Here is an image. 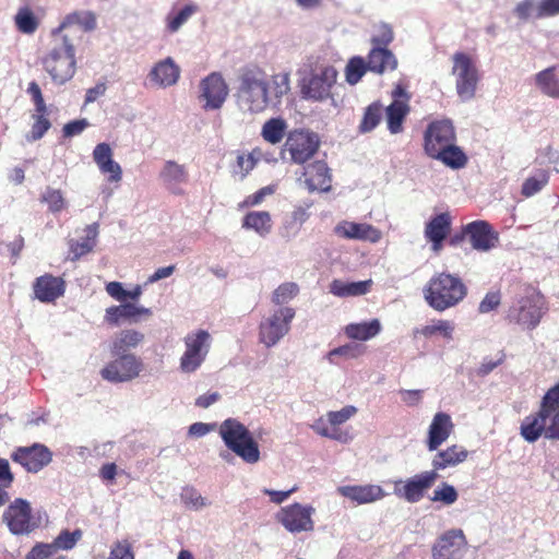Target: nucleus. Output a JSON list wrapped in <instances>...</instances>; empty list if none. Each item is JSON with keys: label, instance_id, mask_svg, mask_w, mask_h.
<instances>
[{"label": "nucleus", "instance_id": "obj_1", "mask_svg": "<svg viewBox=\"0 0 559 559\" xmlns=\"http://www.w3.org/2000/svg\"><path fill=\"white\" fill-rule=\"evenodd\" d=\"M520 435L528 443L542 437L559 440V382L545 392L538 409L522 420Z\"/></svg>", "mask_w": 559, "mask_h": 559}, {"label": "nucleus", "instance_id": "obj_2", "mask_svg": "<svg viewBox=\"0 0 559 559\" xmlns=\"http://www.w3.org/2000/svg\"><path fill=\"white\" fill-rule=\"evenodd\" d=\"M467 293L468 288L463 280L448 272L432 275L423 289L425 301L438 312L457 306Z\"/></svg>", "mask_w": 559, "mask_h": 559}, {"label": "nucleus", "instance_id": "obj_3", "mask_svg": "<svg viewBox=\"0 0 559 559\" xmlns=\"http://www.w3.org/2000/svg\"><path fill=\"white\" fill-rule=\"evenodd\" d=\"M238 100L250 112H261L269 105V83L265 72L257 64L243 67L239 73Z\"/></svg>", "mask_w": 559, "mask_h": 559}, {"label": "nucleus", "instance_id": "obj_4", "mask_svg": "<svg viewBox=\"0 0 559 559\" xmlns=\"http://www.w3.org/2000/svg\"><path fill=\"white\" fill-rule=\"evenodd\" d=\"M52 48L43 58L41 64L56 84H64L75 73V49L73 43L51 33Z\"/></svg>", "mask_w": 559, "mask_h": 559}, {"label": "nucleus", "instance_id": "obj_5", "mask_svg": "<svg viewBox=\"0 0 559 559\" xmlns=\"http://www.w3.org/2000/svg\"><path fill=\"white\" fill-rule=\"evenodd\" d=\"M218 433L225 445L243 462L254 464L260 460V449L249 429L235 418L225 419Z\"/></svg>", "mask_w": 559, "mask_h": 559}, {"label": "nucleus", "instance_id": "obj_6", "mask_svg": "<svg viewBox=\"0 0 559 559\" xmlns=\"http://www.w3.org/2000/svg\"><path fill=\"white\" fill-rule=\"evenodd\" d=\"M319 146L320 141L317 134L302 129H294L288 132L281 155L284 158L288 153L290 163L304 165L316 155Z\"/></svg>", "mask_w": 559, "mask_h": 559}, {"label": "nucleus", "instance_id": "obj_7", "mask_svg": "<svg viewBox=\"0 0 559 559\" xmlns=\"http://www.w3.org/2000/svg\"><path fill=\"white\" fill-rule=\"evenodd\" d=\"M452 74L455 76L456 93L461 100L475 97L479 73L473 59L465 52H455L452 57Z\"/></svg>", "mask_w": 559, "mask_h": 559}, {"label": "nucleus", "instance_id": "obj_8", "mask_svg": "<svg viewBox=\"0 0 559 559\" xmlns=\"http://www.w3.org/2000/svg\"><path fill=\"white\" fill-rule=\"evenodd\" d=\"M295 309L282 307L263 318L259 324V341L267 348L275 346L290 330Z\"/></svg>", "mask_w": 559, "mask_h": 559}, {"label": "nucleus", "instance_id": "obj_9", "mask_svg": "<svg viewBox=\"0 0 559 559\" xmlns=\"http://www.w3.org/2000/svg\"><path fill=\"white\" fill-rule=\"evenodd\" d=\"M2 521L13 535H29L39 522L33 515L31 503L23 498L14 499L4 510Z\"/></svg>", "mask_w": 559, "mask_h": 559}, {"label": "nucleus", "instance_id": "obj_10", "mask_svg": "<svg viewBox=\"0 0 559 559\" xmlns=\"http://www.w3.org/2000/svg\"><path fill=\"white\" fill-rule=\"evenodd\" d=\"M314 513L316 509L312 506L294 502L281 508L275 520L292 534L310 533L314 530Z\"/></svg>", "mask_w": 559, "mask_h": 559}, {"label": "nucleus", "instance_id": "obj_11", "mask_svg": "<svg viewBox=\"0 0 559 559\" xmlns=\"http://www.w3.org/2000/svg\"><path fill=\"white\" fill-rule=\"evenodd\" d=\"M545 312V299L538 292H532L530 295L519 300V306L510 309L508 319L510 322L519 324L527 330H534L540 322Z\"/></svg>", "mask_w": 559, "mask_h": 559}, {"label": "nucleus", "instance_id": "obj_12", "mask_svg": "<svg viewBox=\"0 0 559 559\" xmlns=\"http://www.w3.org/2000/svg\"><path fill=\"white\" fill-rule=\"evenodd\" d=\"M186 350L180 358L182 372H194L205 360L212 337L205 330H198L186 335L183 338Z\"/></svg>", "mask_w": 559, "mask_h": 559}, {"label": "nucleus", "instance_id": "obj_13", "mask_svg": "<svg viewBox=\"0 0 559 559\" xmlns=\"http://www.w3.org/2000/svg\"><path fill=\"white\" fill-rule=\"evenodd\" d=\"M116 359L100 370V377L111 383L129 382L138 378L144 369L142 359L135 355L112 354Z\"/></svg>", "mask_w": 559, "mask_h": 559}, {"label": "nucleus", "instance_id": "obj_14", "mask_svg": "<svg viewBox=\"0 0 559 559\" xmlns=\"http://www.w3.org/2000/svg\"><path fill=\"white\" fill-rule=\"evenodd\" d=\"M26 92L34 104V110L31 115L33 122L26 134V140L28 142H35L43 139L48 132L51 128V121L49 119L48 107L38 83L35 81L29 82Z\"/></svg>", "mask_w": 559, "mask_h": 559}, {"label": "nucleus", "instance_id": "obj_15", "mask_svg": "<svg viewBox=\"0 0 559 559\" xmlns=\"http://www.w3.org/2000/svg\"><path fill=\"white\" fill-rule=\"evenodd\" d=\"M96 15L92 11H74L67 14L58 28L51 33L75 44L81 40L82 34L96 28Z\"/></svg>", "mask_w": 559, "mask_h": 559}, {"label": "nucleus", "instance_id": "obj_16", "mask_svg": "<svg viewBox=\"0 0 559 559\" xmlns=\"http://www.w3.org/2000/svg\"><path fill=\"white\" fill-rule=\"evenodd\" d=\"M452 142H456V133L449 119L431 121L424 132V151L429 157Z\"/></svg>", "mask_w": 559, "mask_h": 559}, {"label": "nucleus", "instance_id": "obj_17", "mask_svg": "<svg viewBox=\"0 0 559 559\" xmlns=\"http://www.w3.org/2000/svg\"><path fill=\"white\" fill-rule=\"evenodd\" d=\"M436 472H423L406 480H395L394 495L409 503L419 502L438 478Z\"/></svg>", "mask_w": 559, "mask_h": 559}, {"label": "nucleus", "instance_id": "obj_18", "mask_svg": "<svg viewBox=\"0 0 559 559\" xmlns=\"http://www.w3.org/2000/svg\"><path fill=\"white\" fill-rule=\"evenodd\" d=\"M10 459L20 464L28 473H38L52 461V452L43 443H34L29 447H17Z\"/></svg>", "mask_w": 559, "mask_h": 559}, {"label": "nucleus", "instance_id": "obj_19", "mask_svg": "<svg viewBox=\"0 0 559 559\" xmlns=\"http://www.w3.org/2000/svg\"><path fill=\"white\" fill-rule=\"evenodd\" d=\"M467 540L461 528H451L438 537L431 548L432 559H462Z\"/></svg>", "mask_w": 559, "mask_h": 559}, {"label": "nucleus", "instance_id": "obj_20", "mask_svg": "<svg viewBox=\"0 0 559 559\" xmlns=\"http://www.w3.org/2000/svg\"><path fill=\"white\" fill-rule=\"evenodd\" d=\"M392 103L385 108L388 129L392 134L403 131V123L411 111V94L402 84H396L391 93Z\"/></svg>", "mask_w": 559, "mask_h": 559}, {"label": "nucleus", "instance_id": "obj_21", "mask_svg": "<svg viewBox=\"0 0 559 559\" xmlns=\"http://www.w3.org/2000/svg\"><path fill=\"white\" fill-rule=\"evenodd\" d=\"M464 233L476 251L488 252L499 243V233L487 221L478 219L464 225Z\"/></svg>", "mask_w": 559, "mask_h": 559}, {"label": "nucleus", "instance_id": "obj_22", "mask_svg": "<svg viewBox=\"0 0 559 559\" xmlns=\"http://www.w3.org/2000/svg\"><path fill=\"white\" fill-rule=\"evenodd\" d=\"M356 412L357 408L352 405L345 406L341 411L329 412L326 421L323 418L318 419L313 425V430L322 437L346 442L348 435L341 431L337 426L348 420Z\"/></svg>", "mask_w": 559, "mask_h": 559}, {"label": "nucleus", "instance_id": "obj_23", "mask_svg": "<svg viewBox=\"0 0 559 559\" xmlns=\"http://www.w3.org/2000/svg\"><path fill=\"white\" fill-rule=\"evenodd\" d=\"M200 98L204 100V109H218L228 95V86L221 73L213 72L201 81Z\"/></svg>", "mask_w": 559, "mask_h": 559}, {"label": "nucleus", "instance_id": "obj_24", "mask_svg": "<svg viewBox=\"0 0 559 559\" xmlns=\"http://www.w3.org/2000/svg\"><path fill=\"white\" fill-rule=\"evenodd\" d=\"M304 182L309 192H328L332 188V174L323 159H316L304 166Z\"/></svg>", "mask_w": 559, "mask_h": 559}, {"label": "nucleus", "instance_id": "obj_25", "mask_svg": "<svg viewBox=\"0 0 559 559\" xmlns=\"http://www.w3.org/2000/svg\"><path fill=\"white\" fill-rule=\"evenodd\" d=\"M36 299L44 304H52L66 293V281L60 276L46 273L38 276L33 284Z\"/></svg>", "mask_w": 559, "mask_h": 559}, {"label": "nucleus", "instance_id": "obj_26", "mask_svg": "<svg viewBox=\"0 0 559 559\" xmlns=\"http://www.w3.org/2000/svg\"><path fill=\"white\" fill-rule=\"evenodd\" d=\"M336 78L337 72L333 67H324L318 74L312 75L304 86L305 95L314 100L328 98Z\"/></svg>", "mask_w": 559, "mask_h": 559}, {"label": "nucleus", "instance_id": "obj_27", "mask_svg": "<svg viewBox=\"0 0 559 559\" xmlns=\"http://www.w3.org/2000/svg\"><path fill=\"white\" fill-rule=\"evenodd\" d=\"M338 493L357 504L373 503L383 499L386 492L379 485H347L337 488Z\"/></svg>", "mask_w": 559, "mask_h": 559}, {"label": "nucleus", "instance_id": "obj_28", "mask_svg": "<svg viewBox=\"0 0 559 559\" xmlns=\"http://www.w3.org/2000/svg\"><path fill=\"white\" fill-rule=\"evenodd\" d=\"M454 430V424L451 416L447 413H437L428 429V437L426 441L429 451H436L438 448L448 440Z\"/></svg>", "mask_w": 559, "mask_h": 559}, {"label": "nucleus", "instance_id": "obj_29", "mask_svg": "<svg viewBox=\"0 0 559 559\" xmlns=\"http://www.w3.org/2000/svg\"><path fill=\"white\" fill-rule=\"evenodd\" d=\"M337 236L347 239H357L370 242H378L382 234L381 231L367 223L342 222L335 227Z\"/></svg>", "mask_w": 559, "mask_h": 559}, {"label": "nucleus", "instance_id": "obj_30", "mask_svg": "<svg viewBox=\"0 0 559 559\" xmlns=\"http://www.w3.org/2000/svg\"><path fill=\"white\" fill-rule=\"evenodd\" d=\"M452 219L449 213H440L433 216L425 227V237L432 243V249L439 251L442 242L450 234Z\"/></svg>", "mask_w": 559, "mask_h": 559}, {"label": "nucleus", "instance_id": "obj_31", "mask_svg": "<svg viewBox=\"0 0 559 559\" xmlns=\"http://www.w3.org/2000/svg\"><path fill=\"white\" fill-rule=\"evenodd\" d=\"M188 177L185 165H180L175 160H167L159 173V179L163 185L174 194L183 193L180 186L188 181Z\"/></svg>", "mask_w": 559, "mask_h": 559}, {"label": "nucleus", "instance_id": "obj_32", "mask_svg": "<svg viewBox=\"0 0 559 559\" xmlns=\"http://www.w3.org/2000/svg\"><path fill=\"white\" fill-rule=\"evenodd\" d=\"M467 457L468 451L463 445L452 444L435 454L431 461L432 469L430 472L438 474V471L455 467L465 462Z\"/></svg>", "mask_w": 559, "mask_h": 559}, {"label": "nucleus", "instance_id": "obj_33", "mask_svg": "<svg viewBox=\"0 0 559 559\" xmlns=\"http://www.w3.org/2000/svg\"><path fill=\"white\" fill-rule=\"evenodd\" d=\"M94 162L97 164L103 174H108L110 182H118L121 180L122 170L118 163L112 159V151L109 144L99 143L93 151Z\"/></svg>", "mask_w": 559, "mask_h": 559}, {"label": "nucleus", "instance_id": "obj_34", "mask_svg": "<svg viewBox=\"0 0 559 559\" xmlns=\"http://www.w3.org/2000/svg\"><path fill=\"white\" fill-rule=\"evenodd\" d=\"M151 314L152 311L148 308L138 307L131 302H123L119 306L107 308L104 319L108 324L117 326L121 320L138 322V317H148Z\"/></svg>", "mask_w": 559, "mask_h": 559}, {"label": "nucleus", "instance_id": "obj_35", "mask_svg": "<svg viewBox=\"0 0 559 559\" xmlns=\"http://www.w3.org/2000/svg\"><path fill=\"white\" fill-rule=\"evenodd\" d=\"M369 71L376 74L393 72L397 69L399 60L389 47H372L368 52Z\"/></svg>", "mask_w": 559, "mask_h": 559}, {"label": "nucleus", "instance_id": "obj_36", "mask_svg": "<svg viewBox=\"0 0 559 559\" xmlns=\"http://www.w3.org/2000/svg\"><path fill=\"white\" fill-rule=\"evenodd\" d=\"M148 76L156 85L168 87L177 83L180 76V68L170 57H167L153 67Z\"/></svg>", "mask_w": 559, "mask_h": 559}, {"label": "nucleus", "instance_id": "obj_37", "mask_svg": "<svg viewBox=\"0 0 559 559\" xmlns=\"http://www.w3.org/2000/svg\"><path fill=\"white\" fill-rule=\"evenodd\" d=\"M372 280L359 281V282H344L342 280H333L330 283V293L336 297H356L364 296L371 290Z\"/></svg>", "mask_w": 559, "mask_h": 559}, {"label": "nucleus", "instance_id": "obj_38", "mask_svg": "<svg viewBox=\"0 0 559 559\" xmlns=\"http://www.w3.org/2000/svg\"><path fill=\"white\" fill-rule=\"evenodd\" d=\"M241 227L265 237L272 231L273 219L267 211H251L242 217Z\"/></svg>", "mask_w": 559, "mask_h": 559}, {"label": "nucleus", "instance_id": "obj_39", "mask_svg": "<svg viewBox=\"0 0 559 559\" xmlns=\"http://www.w3.org/2000/svg\"><path fill=\"white\" fill-rule=\"evenodd\" d=\"M145 335L133 329L122 330L115 337L110 350L111 354L131 355L129 350L136 348L143 343Z\"/></svg>", "mask_w": 559, "mask_h": 559}, {"label": "nucleus", "instance_id": "obj_40", "mask_svg": "<svg viewBox=\"0 0 559 559\" xmlns=\"http://www.w3.org/2000/svg\"><path fill=\"white\" fill-rule=\"evenodd\" d=\"M287 129L288 124L284 118L273 117L262 124L261 136L266 143L277 145L286 139L288 134Z\"/></svg>", "mask_w": 559, "mask_h": 559}, {"label": "nucleus", "instance_id": "obj_41", "mask_svg": "<svg viewBox=\"0 0 559 559\" xmlns=\"http://www.w3.org/2000/svg\"><path fill=\"white\" fill-rule=\"evenodd\" d=\"M85 236L81 240H70L69 250L72 254L71 260H79L81 257L87 254L93 250L96 245V237L98 235L97 224L87 225L84 229Z\"/></svg>", "mask_w": 559, "mask_h": 559}, {"label": "nucleus", "instance_id": "obj_42", "mask_svg": "<svg viewBox=\"0 0 559 559\" xmlns=\"http://www.w3.org/2000/svg\"><path fill=\"white\" fill-rule=\"evenodd\" d=\"M430 158L437 159L452 169L464 168L468 162L466 154L455 144V142H452L450 145L438 151V153Z\"/></svg>", "mask_w": 559, "mask_h": 559}, {"label": "nucleus", "instance_id": "obj_43", "mask_svg": "<svg viewBox=\"0 0 559 559\" xmlns=\"http://www.w3.org/2000/svg\"><path fill=\"white\" fill-rule=\"evenodd\" d=\"M381 331V323L378 319L369 322L350 323L345 326V334L348 338L356 341H368L377 336Z\"/></svg>", "mask_w": 559, "mask_h": 559}, {"label": "nucleus", "instance_id": "obj_44", "mask_svg": "<svg viewBox=\"0 0 559 559\" xmlns=\"http://www.w3.org/2000/svg\"><path fill=\"white\" fill-rule=\"evenodd\" d=\"M556 66H551L535 74V84L548 97L559 98V78L555 73Z\"/></svg>", "mask_w": 559, "mask_h": 559}, {"label": "nucleus", "instance_id": "obj_45", "mask_svg": "<svg viewBox=\"0 0 559 559\" xmlns=\"http://www.w3.org/2000/svg\"><path fill=\"white\" fill-rule=\"evenodd\" d=\"M454 324L448 320H433L430 324H426L419 329H416L414 334L421 335L426 338H430L435 335H440L443 338L450 341L453 338Z\"/></svg>", "mask_w": 559, "mask_h": 559}, {"label": "nucleus", "instance_id": "obj_46", "mask_svg": "<svg viewBox=\"0 0 559 559\" xmlns=\"http://www.w3.org/2000/svg\"><path fill=\"white\" fill-rule=\"evenodd\" d=\"M14 22L16 28L23 34H33L39 26V20L34 14L33 10L27 5L21 7L17 10L14 16Z\"/></svg>", "mask_w": 559, "mask_h": 559}, {"label": "nucleus", "instance_id": "obj_47", "mask_svg": "<svg viewBox=\"0 0 559 559\" xmlns=\"http://www.w3.org/2000/svg\"><path fill=\"white\" fill-rule=\"evenodd\" d=\"M367 71H369L368 59L366 61L360 56L352 57L348 60L345 68V78L347 83H349L350 85L357 84L362 79Z\"/></svg>", "mask_w": 559, "mask_h": 559}, {"label": "nucleus", "instance_id": "obj_48", "mask_svg": "<svg viewBox=\"0 0 559 559\" xmlns=\"http://www.w3.org/2000/svg\"><path fill=\"white\" fill-rule=\"evenodd\" d=\"M383 115V106L380 102L370 104L364 112L359 124V131L367 133L372 131L381 121Z\"/></svg>", "mask_w": 559, "mask_h": 559}, {"label": "nucleus", "instance_id": "obj_49", "mask_svg": "<svg viewBox=\"0 0 559 559\" xmlns=\"http://www.w3.org/2000/svg\"><path fill=\"white\" fill-rule=\"evenodd\" d=\"M290 80L288 73H277L272 75V80L269 83V102L274 99L280 103L282 97L286 95L289 90Z\"/></svg>", "mask_w": 559, "mask_h": 559}, {"label": "nucleus", "instance_id": "obj_50", "mask_svg": "<svg viewBox=\"0 0 559 559\" xmlns=\"http://www.w3.org/2000/svg\"><path fill=\"white\" fill-rule=\"evenodd\" d=\"M40 201L47 204L49 212L52 214L60 213L67 209V201L60 189L47 187L40 197Z\"/></svg>", "mask_w": 559, "mask_h": 559}, {"label": "nucleus", "instance_id": "obj_51", "mask_svg": "<svg viewBox=\"0 0 559 559\" xmlns=\"http://www.w3.org/2000/svg\"><path fill=\"white\" fill-rule=\"evenodd\" d=\"M199 11V7L194 3L185 5L178 13L168 14L167 29L170 33L177 32L194 13Z\"/></svg>", "mask_w": 559, "mask_h": 559}, {"label": "nucleus", "instance_id": "obj_52", "mask_svg": "<svg viewBox=\"0 0 559 559\" xmlns=\"http://www.w3.org/2000/svg\"><path fill=\"white\" fill-rule=\"evenodd\" d=\"M459 499V492L453 485L447 481L441 483L432 492L430 500L440 502L443 506H452Z\"/></svg>", "mask_w": 559, "mask_h": 559}, {"label": "nucleus", "instance_id": "obj_53", "mask_svg": "<svg viewBox=\"0 0 559 559\" xmlns=\"http://www.w3.org/2000/svg\"><path fill=\"white\" fill-rule=\"evenodd\" d=\"M548 180L549 175L546 170H540L536 176L528 177L522 185V195L525 198L533 197L548 183Z\"/></svg>", "mask_w": 559, "mask_h": 559}, {"label": "nucleus", "instance_id": "obj_54", "mask_svg": "<svg viewBox=\"0 0 559 559\" xmlns=\"http://www.w3.org/2000/svg\"><path fill=\"white\" fill-rule=\"evenodd\" d=\"M394 40V32L390 24L380 23L374 26V33L370 38L372 47H389Z\"/></svg>", "mask_w": 559, "mask_h": 559}, {"label": "nucleus", "instance_id": "obj_55", "mask_svg": "<svg viewBox=\"0 0 559 559\" xmlns=\"http://www.w3.org/2000/svg\"><path fill=\"white\" fill-rule=\"evenodd\" d=\"M299 292V287L295 283H284L280 285L273 293L272 301L275 305H284L290 301L293 298L297 296Z\"/></svg>", "mask_w": 559, "mask_h": 559}, {"label": "nucleus", "instance_id": "obj_56", "mask_svg": "<svg viewBox=\"0 0 559 559\" xmlns=\"http://www.w3.org/2000/svg\"><path fill=\"white\" fill-rule=\"evenodd\" d=\"M81 536L82 532L80 530H76L74 532L62 531L55 539L52 545H56V550L59 548L69 550L75 546Z\"/></svg>", "mask_w": 559, "mask_h": 559}, {"label": "nucleus", "instance_id": "obj_57", "mask_svg": "<svg viewBox=\"0 0 559 559\" xmlns=\"http://www.w3.org/2000/svg\"><path fill=\"white\" fill-rule=\"evenodd\" d=\"M559 15V0H540L536 7V19Z\"/></svg>", "mask_w": 559, "mask_h": 559}, {"label": "nucleus", "instance_id": "obj_58", "mask_svg": "<svg viewBox=\"0 0 559 559\" xmlns=\"http://www.w3.org/2000/svg\"><path fill=\"white\" fill-rule=\"evenodd\" d=\"M274 192L271 187H263L259 189L257 192L247 195L242 202L238 204L239 209L251 207L261 204L266 195H270Z\"/></svg>", "mask_w": 559, "mask_h": 559}, {"label": "nucleus", "instance_id": "obj_59", "mask_svg": "<svg viewBox=\"0 0 559 559\" xmlns=\"http://www.w3.org/2000/svg\"><path fill=\"white\" fill-rule=\"evenodd\" d=\"M56 552V545L36 544L26 555L25 559H47Z\"/></svg>", "mask_w": 559, "mask_h": 559}, {"label": "nucleus", "instance_id": "obj_60", "mask_svg": "<svg viewBox=\"0 0 559 559\" xmlns=\"http://www.w3.org/2000/svg\"><path fill=\"white\" fill-rule=\"evenodd\" d=\"M108 559H134V554L129 542H117L112 546Z\"/></svg>", "mask_w": 559, "mask_h": 559}, {"label": "nucleus", "instance_id": "obj_61", "mask_svg": "<svg viewBox=\"0 0 559 559\" xmlns=\"http://www.w3.org/2000/svg\"><path fill=\"white\" fill-rule=\"evenodd\" d=\"M500 302H501L500 292H498V290L489 292L485 295L483 300L479 302L478 311L480 313H488V312L495 310L496 308H498Z\"/></svg>", "mask_w": 559, "mask_h": 559}, {"label": "nucleus", "instance_id": "obj_62", "mask_svg": "<svg viewBox=\"0 0 559 559\" xmlns=\"http://www.w3.org/2000/svg\"><path fill=\"white\" fill-rule=\"evenodd\" d=\"M90 126L86 119H78L66 123L62 128L63 138H72L81 134Z\"/></svg>", "mask_w": 559, "mask_h": 559}, {"label": "nucleus", "instance_id": "obj_63", "mask_svg": "<svg viewBox=\"0 0 559 559\" xmlns=\"http://www.w3.org/2000/svg\"><path fill=\"white\" fill-rule=\"evenodd\" d=\"M364 352L362 347L357 344H346L340 347L332 349L329 355L330 356H345L348 358H355L361 355Z\"/></svg>", "mask_w": 559, "mask_h": 559}, {"label": "nucleus", "instance_id": "obj_64", "mask_svg": "<svg viewBox=\"0 0 559 559\" xmlns=\"http://www.w3.org/2000/svg\"><path fill=\"white\" fill-rule=\"evenodd\" d=\"M181 498L187 506H192L195 509L206 506L204 498L193 488L185 489Z\"/></svg>", "mask_w": 559, "mask_h": 559}]
</instances>
